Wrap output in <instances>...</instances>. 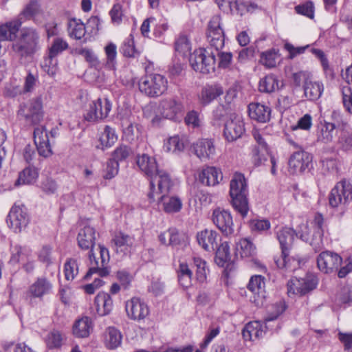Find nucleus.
I'll return each mask as SVG.
<instances>
[{
	"label": "nucleus",
	"mask_w": 352,
	"mask_h": 352,
	"mask_svg": "<svg viewBox=\"0 0 352 352\" xmlns=\"http://www.w3.org/2000/svg\"><path fill=\"white\" fill-rule=\"evenodd\" d=\"M248 190L245 177L235 173L230 183V195L234 209L244 218L249 211L248 201Z\"/></svg>",
	"instance_id": "obj_1"
},
{
	"label": "nucleus",
	"mask_w": 352,
	"mask_h": 352,
	"mask_svg": "<svg viewBox=\"0 0 352 352\" xmlns=\"http://www.w3.org/2000/svg\"><path fill=\"white\" fill-rule=\"evenodd\" d=\"M39 34L34 28H23L18 39L12 43V50L21 58L32 57L40 49Z\"/></svg>",
	"instance_id": "obj_2"
},
{
	"label": "nucleus",
	"mask_w": 352,
	"mask_h": 352,
	"mask_svg": "<svg viewBox=\"0 0 352 352\" xmlns=\"http://www.w3.org/2000/svg\"><path fill=\"white\" fill-rule=\"evenodd\" d=\"M168 183L162 182L160 185H157L149 190L148 197L150 202L157 201L159 205H162L163 210L167 213H173L179 212L182 206L181 200L175 197H169L168 194L173 186L171 178H168Z\"/></svg>",
	"instance_id": "obj_3"
},
{
	"label": "nucleus",
	"mask_w": 352,
	"mask_h": 352,
	"mask_svg": "<svg viewBox=\"0 0 352 352\" xmlns=\"http://www.w3.org/2000/svg\"><path fill=\"white\" fill-rule=\"evenodd\" d=\"M136 164L139 168L148 177L150 183L149 190L154 188L157 185H161L162 182L168 183L169 174L164 170L160 169L154 157L147 154L138 155L136 157ZM160 188L161 186H160Z\"/></svg>",
	"instance_id": "obj_4"
},
{
	"label": "nucleus",
	"mask_w": 352,
	"mask_h": 352,
	"mask_svg": "<svg viewBox=\"0 0 352 352\" xmlns=\"http://www.w3.org/2000/svg\"><path fill=\"white\" fill-rule=\"evenodd\" d=\"M139 89L149 97H158L168 88V80L162 75L153 74L142 76L138 82Z\"/></svg>",
	"instance_id": "obj_5"
},
{
	"label": "nucleus",
	"mask_w": 352,
	"mask_h": 352,
	"mask_svg": "<svg viewBox=\"0 0 352 352\" xmlns=\"http://www.w3.org/2000/svg\"><path fill=\"white\" fill-rule=\"evenodd\" d=\"M189 62L197 72L207 74L214 71L215 58L213 52L199 48L190 55Z\"/></svg>",
	"instance_id": "obj_6"
},
{
	"label": "nucleus",
	"mask_w": 352,
	"mask_h": 352,
	"mask_svg": "<svg viewBox=\"0 0 352 352\" xmlns=\"http://www.w3.org/2000/svg\"><path fill=\"white\" fill-rule=\"evenodd\" d=\"M18 116L30 124H38L43 118V102L41 98L30 100L20 106Z\"/></svg>",
	"instance_id": "obj_7"
},
{
	"label": "nucleus",
	"mask_w": 352,
	"mask_h": 352,
	"mask_svg": "<svg viewBox=\"0 0 352 352\" xmlns=\"http://www.w3.org/2000/svg\"><path fill=\"white\" fill-rule=\"evenodd\" d=\"M352 200V184L346 179H342L331 189L329 195V205L336 208L345 205Z\"/></svg>",
	"instance_id": "obj_8"
},
{
	"label": "nucleus",
	"mask_w": 352,
	"mask_h": 352,
	"mask_svg": "<svg viewBox=\"0 0 352 352\" xmlns=\"http://www.w3.org/2000/svg\"><path fill=\"white\" fill-rule=\"evenodd\" d=\"M112 104L108 98H98L91 101L84 115L85 120L96 122L106 118L111 110Z\"/></svg>",
	"instance_id": "obj_9"
},
{
	"label": "nucleus",
	"mask_w": 352,
	"mask_h": 352,
	"mask_svg": "<svg viewBox=\"0 0 352 352\" xmlns=\"http://www.w3.org/2000/svg\"><path fill=\"white\" fill-rule=\"evenodd\" d=\"M52 289V284L46 277L37 278L29 286L25 294L26 301L30 305L35 303L36 299L42 300L45 296L50 294Z\"/></svg>",
	"instance_id": "obj_10"
},
{
	"label": "nucleus",
	"mask_w": 352,
	"mask_h": 352,
	"mask_svg": "<svg viewBox=\"0 0 352 352\" xmlns=\"http://www.w3.org/2000/svg\"><path fill=\"white\" fill-rule=\"evenodd\" d=\"M317 285L316 276L311 274H307L301 278L296 277L291 278L287 283V291L289 294L302 296L314 289Z\"/></svg>",
	"instance_id": "obj_11"
},
{
	"label": "nucleus",
	"mask_w": 352,
	"mask_h": 352,
	"mask_svg": "<svg viewBox=\"0 0 352 352\" xmlns=\"http://www.w3.org/2000/svg\"><path fill=\"white\" fill-rule=\"evenodd\" d=\"M245 131L241 116L231 114L224 124L223 135L227 141L234 142L242 137Z\"/></svg>",
	"instance_id": "obj_12"
},
{
	"label": "nucleus",
	"mask_w": 352,
	"mask_h": 352,
	"mask_svg": "<svg viewBox=\"0 0 352 352\" xmlns=\"http://www.w3.org/2000/svg\"><path fill=\"white\" fill-rule=\"evenodd\" d=\"M6 221L15 232H20L29 223L27 209L23 205L14 204L8 215Z\"/></svg>",
	"instance_id": "obj_13"
},
{
	"label": "nucleus",
	"mask_w": 352,
	"mask_h": 352,
	"mask_svg": "<svg viewBox=\"0 0 352 352\" xmlns=\"http://www.w3.org/2000/svg\"><path fill=\"white\" fill-rule=\"evenodd\" d=\"M159 109L161 115L167 119L174 120L184 110L182 102L177 97H167L160 100Z\"/></svg>",
	"instance_id": "obj_14"
},
{
	"label": "nucleus",
	"mask_w": 352,
	"mask_h": 352,
	"mask_svg": "<svg viewBox=\"0 0 352 352\" xmlns=\"http://www.w3.org/2000/svg\"><path fill=\"white\" fill-rule=\"evenodd\" d=\"M342 258L336 253L325 251L319 254L317 265L319 270L326 274L337 270L342 263Z\"/></svg>",
	"instance_id": "obj_15"
},
{
	"label": "nucleus",
	"mask_w": 352,
	"mask_h": 352,
	"mask_svg": "<svg viewBox=\"0 0 352 352\" xmlns=\"http://www.w3.org/2000/svg\"><path fill=\"white\" fill-rule=\"evenodd\" d=\"M265 278L261 275L252 276L248 285V289L252 293L251 301L256 306H262L265 298Z\"/></svg>",
	"instance_id": "obj_16"
},
{
	"label": "nucleus",
	"mask_w": 352,
	"mask_h": 352,
	"mask_svg": "<svg viewBox=\"0 0 352 352\" xmlns=\"http://www.w3.org/2000/svg\"><path fill=\"white\" fill-rule=\"evenodd\" d=\"M212 221L216 226L225 234L234 232V224L231 214L225 210L217 208L212 213Z\"/></svg>",
	"instance_id": "obj_17"
},
{
	"label": "nucleus",
	"mask_w": 352,
	"mask_h": 352,
	"mask_svg": "<svg viewBox=\"0 0 352 352\" xmlns=\"http://www.w3.org/2000/svg\"><path fill=\"white\" fill-rule=\"evenodd\" d=\"M125 309L128 317L134 320H143L149 314L147 305L138 298H132L128 300Z\"/></svg>",
	"instance_id": "obj_18"
},
{
	"label": "nucleus",
	"mask_w": 352,
	"mask_h": 352,
	"mask_svg": "<svg viewBox=\"0 0 352 352\" xmlns=\"http://www.w3.org/2000/svg\"><path fill=\"white\" fill-rule=\"evenodd\" d=\"M34 140L40 155L48 157L52 154L49 135L44 126H38L34 129Z\"/></svg>",
	"instance_id": "obj_19"
},
{
	"label": "nucleus",
	"mask_w": 352,
	"mask_h": 352,
	"mask_svg": "<svg viewBox=\"0 0 352 352\" xmlns=\"http://www.w3.org/2000/svg\"><path fill=\"white\" fill-rule=\"evenodd\" d=\"M309 232V228L307 223H302L300 226V230L296 234L297 237L299 236L302 241L309 243L316 252L320 251L323 247L321 231L315 230L311 236Z\"/></svg>",
	"instance_id": "obj_20"
},
{
	"label": "nucleus",
	"mask_w": 352,
	"mask_h": 352,
	"mask_svg": "<svg viewBox=\"0 0 352 352\" xmlns=\"http://www.w3.org/2000/svg\"><path fill=\"white\" fill-rule=\"evenodd\" d=\"M312 161L311 155L303 151L294 153L289 158V168L293 174L302 173Z\"/></svg>",
	"instance_id": "obj_21"
},
{
	"label": "nucleus",
	"mask_w": 352,
	"mask_h": 352,
	"mask_svg": "<svg viewBox=\"0 0 352 352\" xmlns=\"http://www.w3.org/2000/svg\"><path fill=\"white\" fill-rule=\"evenodd\" d=\"M223 93L224 90L221 85L217 83L207 85L202 88L198 95L199 103L202 106H207Z\"/></svg>",
	"instance_id": "obj_22"
},
{
	"label": "nucleus",
	"mask_w": 352,
	"mask_h": 352,
	"mask_svg": "<svg viewBox=\"0 0 352 352\" xmlns=\"http://www.w3.org/2000/svg\"><path fill=\"white\" fill-rule=\"evenodd\" d=\"M96 241V230L89 226H85L81 228L77 236L78 245L84 250H90L93 252V248Z\"/></svg>",
	"instance_id": "obj_23"
},
{
	"label": "nucleus",
	"mask_w": 352,
	"mask_h": 352,
	"mask_svg": "<svg viewBox=\"0 0 352 352\" xmlns=\"http://www.w3.org/2000/svg\"><path fill=\"white\" fill-rule=\"evenodd\" d=\"M195 154L202 161L209 160L215 153L213 142L210 139H201L193 144Z\"/></svg>",
	"instance_id": "obj_24"
},
{
	"label": "nucleus",
	"mask_w": 352,
	"mask_h": 352,
	"mask_svg": "<svg viewBox=\"0 0 352 352\" xmlns=\"http://www.w3.org/2000/svg\"><path fill=\"white\" fill-rule=\"evenodd\" d=\"M121 122L126 139L129 142L138 140L140 131L139 126L135 123L134 117L131 113H126L125 116H122Z\"/></svg>",
	"instance_id": "obj_25"
},
{
	"label": "nucleus",
	"mask_w": 352,
	"mask_h": 352,
	"mask_svg": "<svg viewBox=\"0 0 352 352\" xmlns=\"http://www.w3.org/2000/svg\"><path fill=\"white\" fill-rule=\"evenodd\" d=\"M134 238L119 232L116 233L112 239V243L114 244L115 250L117 253L126 255L130 252L131 247L134 243Z\"/></svg>",
	"instance_id": "obj_26"
},
{
	"label": "nucleus",
	"mask_w": 352,
	"mask_h": 352,
	"mask_svg": "<svg viewBox=\"0 0 352 352\" xmlns=\"http://www.w3.org/2000/svg\"><path fill=\"white\" fill-rule=\"evenodd\" d=\"M250 117L259 122H267L270 119L271 109L260 103H250L248 105Z\"/></svg>",
	"instance_id": "obj_27"
},
{
	"label": "nucleus",
	"mask_w": 352,
	"mask_h": 352,
	"mask_svg": "<svg viewBox=\"0 0 352 352\" xmlns=\"http://www.w3.org/2000/svg\"><path fill=\"white\" fill-rule=\"evenodd\" d=\"M42 13V9L38 0H30L19 14L16 20H21L22 23L27 20H33L37 23L36 17Z\"/></svg>",
	"instance_id": "obj_28"
},
{
	"label": "nucleus",
	"mask_w": 352,
	"mask_h": 352,
	"mask_svg": "<svg viewBox=\"0 0 352 352\" xmlns=\"http://www.w3.org/2000/svg\"><path fill=\"white\" fill-rule=\"evenodd\" d=\"M199 181L208 186H213L219 183L223 179L221 172L213 166H208L204 168L199 175Z\"/></svg>",
	"instance_id": "obj_29"
},
{
	"label": "nucleus",
	"mask_w": 352,
	"mask_h": 352,
	"mask_svg": "<svg viewBox=\"0 0 352 352\" xmlns=\"http://www.w3.org/2000/svg\"><path fill=\"white\" fill-rule=\"evenodd\" d=\"M122 336L114 327H107L103 333V342L106 348L110 350L117 349L122 343Z\"/></svg>",
	"instance_id": "obj_30"
},
{
	"label": "nucleus",
	"mask_w": 352,
	"mask_h": 352,
	"mask_svg": "<svg viewBox=\"0 0 352 352\" xmlns=\"http://www.w3.org/2000/svg\"><path fill=\"white\" fill-rule=\"evenodd\" d=\"M94 305L99 316H106L113 309V300L109 294L100 292L96 296Z\"/></svg>",
	"instance_id": "obj_31"
},
{
	"label": "nucleus",
	"mask_w": 352,
	"mask_h": 352,
	"mask_svg": "<svg viewBox=\"0 0 352 352\" xmlns=\"http://www.w3.org/2000/svg\"><path fill=\"white\" fill-rule=\"evenodd\" d=\"M296 237H297V234L295 230L291 228L283 227L276 231V238L279 241L281 250H289Z\"/></svg>",
	"instance_id": "obj_32"
},
{
	"label": "nucleus",
	"mask_w": 352,
	"mask_h": 352,
	"mask_svg": "<svg viewBox=\"0 0 352 352\" xmlns=\"http://www.w3.org/2000/svg\"><path fill=\"white\" fill-rule=\"evenodd\" d=\"M289 250H281L279 256L274 257V263L278 268L287 271H294L299 265V263L294 258L289 256Z\"/></svg>",
	"instance_id": "obj_33"
},
{
	"label": "nucleus",
	"mask_w": 352,
	"mask_h": 352,
	"mask_svg": "<svg viewBox=\"0 0 352 352\" xmlns=\"http://www.w3.org/2000/svg\"><path fill=\"white\" fill-rule=\"evenodd\" d=\"M217 234L215 231L204 230L197 234V241L201 248L206 250L214 249L217 243Z\"/></svg>",
	"instance_id": "obj_34"
},
{
	"label": "nucleus",
	"mask_w": 352,
	"mask_h": 352,
	"mask_svg": "<svg viewBox=\"0 0 352 352\" xmlns=\"http://www.w3.org/2000/svg\"><path fill=\"white\" fill-rule=\"evenodd\" d=\"M22 25L21 20H15L0 26V41H12Z\"/></svg>",
	"instance_id": "obj_35"
},
{
	"label": "nucleus",
	"mask_w": 352,
	"mask_h": 352,
	"mask_svg": "<svg viewBox=\"0 0 352 352\" xmlns=\"http://www.w3.org/2000/svg\"><path fill=\"white\" fill-rule=\"evenodd\" d=\"M265 333L263 325L258 321L248 323L243 329V337L245 340H254L263 337Z\"/></svg>",
	"instance_id": "obj_36"
},
{
	"label": "nucleus",
	"mask_w": 352,
	"mask_h": 352,
	"mask_svg": "<svg viewBox=\"0 0 352 352\" xmlns=\"http://www.w3.org/2000/svg\"><path fill=\"white\" fill-rule=\"evenodd\" d=\"M186 140L184 136L178 135L169 138L164 143V149L167 152L178 153L184 151Z\"/></svg>",
	"instance_id": "obj_37"
},
{
	"label": "nucleus",
	"mask_w": 352,
	"mask_h": 352,
	"mask_svg": "<svg viewBox=\"0 0 352 352\" xmlns=\"http://www.w3.org/2000/svg\"><path fill=\"white\" fill-rule=\"evenodd\" d=\"M117 139L115 130L109 126H106L100 136V144L96 146V148L102 150L109 148L115 144Z\"/></svg>",
	"instance_id": "obj_38"
},
{
	"label": "nucleus",
	"mask_w": 352,
	"mask_h": 352,
	"mask_svg": "<svg viewBox=\"0 0 352 352\" xmlns=\"http://www.w3.org/2000/svg\"><path fill=\"white\" fill-rule=\"evenodd\" d=\"M67 26L69 36L75 39L80 40L87 33L85 25L80 19H69Z\"/></svg>",
	"instance_id": "obj_39"
},
{
	"label": "nucleus",
	"mask_w": 352,
	"mask_h": 352,
	"mask_svg": "<svg viewBox=\"0 0 352 352\" xmlns=\"http://www.w3.org/2000/svg\"><path fill=\"white\" fill-rule=\"evenodd\" d=\"M303 89L305 96L309 100H314L321 96L324 87L322 83L310 79L307 81L306 85H303Z\"/></svg>",
	"instance_id": "obj_40"
},
{
	"label": "nucleus",
	"mask_w": 352,
	"mask_h": 352,
	"mask_svg": "<svg viewBox=\"0 0 352 352\" xmlns=\"http://www.w3.org/2000/svg\"><path fill=\"white\" fill-rule=\"evenodd\" d=\"M91 329V321L88 317H85L76 322L73 333L77 337L85 338L89 335Z\"/></svg>",
	"instance_id": "obj_41"
},
{
	"label": "nucleus",
	"mask_w": 352,
	"mask_h": 352,
	"mask_svg": "<svg viewBox=\"0 0 352 352\" xmlns=\"http://www.w3.org/2000/svg\"><path fill=\"white\" fill-rule=\"evenodd\" d=\"M89 257L92 266L89 268V271L85 276V278H88L93 274H98L101 277L107 276L109 270L105 265L102 266L99 262L96 259L95 255L92 251L89 252Z\"/></svg>",
	"instance_id": "obj_42"
},
{
	"label": "nucleus",
	"mask_w": 352,
	"mask_h": 352,
	"mask_svg": "<svg viewBox=\"0 0 352 352\" xmlns=\"http://www.w3.org/2000/svg\"><path fill=\"white\" fill-rule=\"evenodd\" d=\"M279 58V51L271 49L261 53L260 62L267 68H273L276 66Z\"/></svg>",
	"instance_id": "obj_43"
},
{
	"label": "nucleus",
	"mask_w": 352,
	"mask_h": 352,
	"mask_svg": "<svg viewBox=\"0 0 352 352\" xmlns=\"http://www.w3.org/2000/svg\"><path fill=\"white\" fill-rule=\"evenodd\" d=\"M278 88V80L274 75H267L260 80L259 90L262 92L272 93Z\"/></svg>",
	"instance_id": "obj_44"
},
{
	"label": "nucleus",
	"mask_w": 352,
	"mask_h": 352,
	"mask_svg": "<svg viewBox=\"0 0 352 352\" xmlns=\"http://www.w3.org/2000/svg\"><path fill=\"white\" fill-rule=\"evenodd\" d=\"M178 281L181 286L188 288L191 285L192 272L186 263L179 264L177 271Z\"/></svg>",
	"instance_id": "obj_45"
},
{
	"label": "nucleus",
	"mask_w": 352,
	"mask_h": 352,
	"mask_svg": "<svg viewBox=\"0 0 352 352\" xmlns=\"http://www.w3.org/2000/svg\"><path fill=\"white\" fill-rule=\"evenodd\" d=\"M230 261V247L227 242L222 243L217 248L215 262L221 267Z\"/></svg>",
	"instance_id": "obj_46"
},
{
	"label": "nucleus",
	"mask_w": 352,
	"mask_h": 352,
	"mask_svg": "<svg viewBox=\"0 0 352 352\" xmlns=\"http://www.w3.org/2000/svg\"><path fill=\"white\" fill-rule=\"evenodd\" d=\"M335 129L334 124L325 122L318 135V140L324 144L332 142L335 134Z\"/></svg>",
	"instance_id": "obj_47"
},
{
	"label": "nucleus",
	"mask_w": 352,
	"mask_h": 352,
	"mask_svg": "<svg viewBox=\"0 0 352 352\" xmlns=\"http://www.w3.org/2000/svg\"><path fill=\"white\" fill-rule=\"evenodd\" d=\"M239 251L241 257L249 258L256 254V247L248 239H242L239 242Z\"/></svg>",
	"instance_id": "obj_48"
},
{
	"label": "nucleus",
	"mask_w": 352,
	"mask_h": 352,
	"mask_svg": "<svg viewBox=\"0 0 352 352\" xmlns=\"http://www.w3.org/2000/svg\"><path fill=\"white\" fill-rule=\"evenodd\" d=\"M64 273L65 279L73 280L78 274L77 259L74 258H67L64 265Z\"/></svg>",
	"instance_id": "obj_49"
},
{
	"label": "nucleus",
	"mask_w": 352,
	"mask_h": 352,
	"mask_svg": "<svg viewBox=\"0 0 352 352\" xmlns=\"http://www.w3.org/2000/svg\"><path fill=\"white\" fill-rule=\"evenodd\" d=\"M41 68L44 72L50 76H54L58 71V61L55 57L50 55L45 57L41 63Z\"/></svg>",
	"instance_id": "obj_50"
},
{
	"label": "nucleus",
	"mask_w": 352,
	"mask_h": 352,
	"mask_svg": "<svg viewBox=\"0 0 352 352\" xmlns=\"http://www.w3.org/2000/svg\"><path fill=\"white\" fill-rule=\"evenodd\" d=\"M38 177V172L34 168H25L19 176L16 184H29L35 181Z\"/></svg>",
	"instance_id": "obj_51"
},
{
	"label": "nucleus",
	"mask_w": 352,
	"mask_h": 352,
	"mask_svg": "<svg viewBox=\"0 0 352 352\" xmlns=\"http://www.w3.org/2000/svg\"><path fill=\"white\" fill-rule=\"evenodd\" d=\"M106 54V64L105 66L110 69H113L116 63L117 56V47L113 43H110L104 47Z\"/></svg>",
	"instance_id": "obj_52"
},
{
	"label": "nucleus",
	"mask_w": 352,
	"mask_h": 352,
	"mask_svg": "<svg viewBox=\"0 0 352 352\" xmlns=\"http://www.w3.org/2000/svg\"><path fill=\"white\" fill-rule=\"evenodd\" d=\"M175 48L182 56H187L191 51L190 41L186 36L180 35L175 43Z\"/></svg>",
	"instance_id": "obj_53"
},
{
	"label": "nucleus",
	"mask_w": 352,
	"mask_h": 352,
	"mask_svg": "<svg viewBox=\"0 0 352 352\" xmlns=\"http://www.w3.org/2000/svg\"><path fill=\"white\" fill-rule=\"evenodd\" d=\"M69 45L66 41L63 39L62 38H56L49 48L48 54L51 56V57H55L61 54L63 51L66 50L68 48Z\"/></svg>",
	"instance_id": "obj_54"
},
{
	"label": "nucleus",
	"mask_w": 352,
	"mask_h": 352,
	"mask_svg": "<svg viewBox=\"0 0 352 352\" xmlns=\"http://www.w3.org/2000/svg\"><path fill=\"white\" fill-rule=\"evenodd\" d=\"M208 34V38L210 39V45L219 50L224 45V32L222 29H218L216 32H212Z\"/></svg>",
	"instance_id": "obj_55"
},
{
	"label": "nucleus",
	"mask_w": 352,
	"mask_h": 352,
	"mask_svg": "<svg viewBox=\"0 0 352 352\" xmlns=\"http://www.w3.org/2000/svg\"><path fill=\"white\" fill-rule=\"evenodd\" d=\"M120 51L126 57H135L139 54L135 48L133 37L131 34L125 39L120 47Z\"/></svg>",
	"instance_id": "obj_56"
},
{
	"label": "nucleus",
	"mask_w": 352,
	"mask_h": 352,
	"mask_svg": "<svg viewBox=\"0 0 352 352\" xmlns=\"http://www.w3.org/2000/svg\"><path fill=\"white\" fill-rule=\"evenodd\" d=\"M193 263L196 267L197 279L199 282L205 281L206 280L208 270L206 269V261L199 257H195L193 258Z\"/></svg>",
	"instance_id": "obj_57"
},
{
	"label": "nucleus",
	"mask_w": 352,
	"mask_h": 352,
	"mask_svg": "<svg viewBox=\"0 0 352 352\" xmlns=\"http://www.w3.org/2000/svg\"><path fill=\"white\" fill-rule=\"evenodd\" d=\"M131 153L132 151L128 146L120 145L113 152L111 159L116 160L119 164L120 162L125 161Z\"/></svg>",
	"instance_id": "obj_58"
},
{
	"label": "nucleus",
	"mask_w": 352,
	"mask_h": 352,
	"mask_svg": "<svg viewBox=\"0 0 352 352\" xmlns=\"http://www.w3.org/2000/svg\"><path fill=\"white\" fill-rule=\"evenodd\" d=\"M63 340V335L58 331H52L46 338V344L48 348L55 349L61 346Z\"/></svg>",
	"instance_id": "obj_59"
},
{
	"label": "nucleus",
	"mask_w": 352,
	"mask_h": 352,
	"mask_svg": "<svg viewBox=\"0 0 352 352\" xmlns=\"http://www.w3.org/2000/svg\"><path fill=\"white\" fill-rule=\"evenodd\" d=\"M78 54L82 55L91 66L96 69L101 68V63L92 50L86 48L81 49L79 50Z\"/></svg>",
	"instance_id": "obj_60"
},
{
	"label": "nucleus",
	"mask_w": 352,
	"mask_h": 352,
	"mask_svg": "<svg viewBox=\"0 0 352 352\" xmlns=\"http://www.w3.org/2000/svg\"><path fill=\"white\" fill-rule=\"evenodd\" d=\"M338 144L344 151L352 148V131H342L338 138Z\"/></svg>",
	"instance_id": "obj_61"
},
{
	"label": "nucleus",
	"mask_w": 352,
	"mask_h": 352,
	"mask_svg": "<svg viewBox=\"0 0 352 352\" xmlns=\"http://www.w3.org/2000/svg\"><path fill=\"white\" fill-rule=\"evenodd\" d=\"M28 256V254L21 246L16 245L12 248L10 263L12 265L17 264L20 261H25Z\"/></svg>",
	"instance_id": "obj_62"
},
{
	"label": "nucleus",
	"mask_w": 352,
	"mask_h": 352,
	"mask_svg": "<svg viewBox=\"0 0 352 352\" xmlns=\"http://www.w3.org/2000/svg\"><path fill=\"white\" fill-rule=\"evenodd\" d=\"M295 10L298 14L305 15L310 19H313L314 16V6L311 1L296 6Z\"/></svg>",
	"instance_id": "obj_63"
},
{
	"label": "nucleus",
	"mask_w": 352,
	"mask_h": 352,
	"mask_svg": "<svg viewBox=\"0 0 352 352\" xmlns=\"http://www.w3.org/2000/svg\"><path fill=\"white\" fill-rule=\"evenodd\" d=\"M342 102L346 110L352 113V90L350 87L342 88Z\"/></svg>",
	"instance_id": "obj_64"
}]
</instances>
